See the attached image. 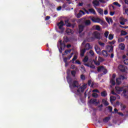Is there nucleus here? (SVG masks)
Listing matches in <instances>:
<instances>
[{
	"label": "nucleus",
	"mask_w": 128,
	"mask_h": 128,
	"mask_svg": "<svg viewBox=\"0 0 128 128\" xmlns=\"http://www.w3.org/2000/svg\"><path fill=\"white\" fill-rule=\"evenodd\" d=\"M79 22L80 24H84L85 26H90L92 24V22H90V20H86L85 18H83L80 19Z\"/></svg>",
	"instance_id": "f257e3e1"
},
{
	"label": "nucleus",
	"mask_w": 128,
	"mask_h": 128,
	"mask_svg": "<svg viewBox=\"0 0 128 128\" xmlns=\"http://www.w3.org/2000/svg\"><path fill=\"white\" fill-rule=\"evenodd\" d=\"M57 26H58L59 30H60L61 31H58V32L60 34H62L64 32V23L63 21H60L59 23L57 24Z\"/></svg>",
	"instance_id": "f03ea898"
},
{
	"label": "nucleus",
	"mask_w": 128,
	"mask_h": 128,
	"mask_svg": "<svg viewBox=\"0 0 128 128\" xmlns=\"http://www.w3.org/2000/svg\"><path fill=\"white\" fill-rule=\"evenodd\" d=\"M92 36L94 38V40H100L102 38L100 37V33L98 31H95L92 34Z\"/></svg>",
	"instance_id": "7ed1b4c3"
},
{
	"label": "nucleus",
	"mask_w": 128,
	"mask_h": 128,
	"mask_svg": "<svg viewBox=\"0 0 128 128\" xmlns=\"http://www.w3.org/2000/svg\"><path fill=\"white\" fill-rule=\"evenodd\" d=\"M88 102L90 104L98 106V104H100V100H98L96 98H92L89 100Z\"/></svg>",
	"instance_id": "20e7f679"
},
{
	"label": "nucleus",
	"mask_w": 128,
	"mask_h": 128,
	"mask_svg": "<svg viewBox=\"0 0 128 128\" xmlns=\"http://www.w3.org/2000/svg\"><path fill=\"white\" fill-rule=\"evenodd\" d=\"M91 20L94 22H98V24H100V22L101 24H104V20H102V19H100L99 18H95L94 17H92L91 18Z\"/></svg>",
	"instance_id": "39448f33"
},
{
	"label": "nucleus",
	"mask_w": 128,
	"mask_h": 128,
	"mask_svg": "<svg viewBox=\"0 0 128 128\" xmlns=\"http://www.w3.org/2000/svg\"><path fill=\"white\" fill-rule=\"evenodd\" d=\"M87 84H84L83 85L80 86L78 89L77 90V92H84V90L86 88Z\"/></svg>",
	"instance_id": "423d86ee"
},
{
	"label": "nucleus",
	"mask_w": 128,
	"mask_h": 128,
	"mask_svg": "<svg viewBox=\"0 0 128 128\" xmlns=\"http://www.w3.org/2000/svg\"><path fill=\"white\" fill-rule=\"evenodd\" d=\"M118 70H120V72H126V68H128V67L122 64H120L118 66Z\"/></svg>",
	"instance_id": "0eeeda50"
},
{
	"label": "nucleus",
	"mask_w": 128,
	"mask_h": 128,
	"mask_svg": "<svg viewBox=\"0 0 128 128\" xmlns=\"http://www.w3.org/2000/svg\"><path fill=\"white\" fill-rule=\"evenodd\" d=\"M66 80L68 84L70 85V88H72V77H70V76L69 75H68L66 76Z\"/></svg>",
	"instance_id": "6e6552de"
},
{
	"label": "nucleus",
	"mask_w": 128,
	"mask_h": 128,
	"mask_svg": "<svg viewBox=\"0 0 128 128\" xmlns=\"http://www.w3.org/2000/svg\"><path fill=\"white\" fill-rule=\"evenodd\" d=\"M84 28H85V26L82 24H79L78 26L79 34H81V32H84Z\"/></svg>",
	"instance_id": "1a4fd4ad"
},
{
	"label": "nucleus",
	"mask_w": 128,
	"mask_h": 128,
	"mask_svg": "<svg viewBox=\"0 0 128 128\" xmlns=\"http://www.w3.org/2000/svg\"><path fill=\"white\" fill-rule=\"evenodd\" d=\"M60 48L59 49V52L60 54H62V47L64 48V46H66V44H64V43H63L62 40L60 41Z\"/></svg>",
	"instance_id": "9d476101"
},
{
	"label": "nucleus",
	"mask_w": 128,
	"mask_h": 128,
	"mask_svg": "<svg viewBox=\"0 0 128 128\" xmlns=\"http://www.w3.org/2000/svg\"><path fill=\"white\" fill-rule=\"evenodd\" d=\"M72 86L73 88H78V86H80L78 81L76 80L73 81V82L72 83Z\"/></svg>",
	"instance_id": "9b49d317"
},
{
	"label": "nucleus",
	"mask_w": 128,
	"mask_h": 128,
	"mask_svg": "<svg viewBox=\"0 0 128 128\" xmlns=\"http://www.w3.org/2000/svg\"><path fill=\"white\" fill-rule=\"evenodd\" d=\"M94 48L96 54H101L100 48L97 45L95 46Z\"/></svg>",
	"instance_id": "f8f14e48"
},
{
	"label": "nucleus",
	"mask_w": 128,
	"mask_h": 128,
	"mask_svg": "<svg viewBox=\"0 0 128 128\" xmlns=\"http://www.w3.org/2000/svg\"><path fill=\"white\" fill-rule=\"evenodd\" d=\"M107 50H108V52H112L114 50V46H106Z\"/></svg>",
	"instance_id": "ddd939ff"
},
{
	"label": "nucleus",
	"mask_w": 128,
	"mask_h": 128,
	"mask_svg": "<svg viewBox=\"0 0 128 128\" xmlns=\"http://www.w3.org/2000/svg\"><path fill=\"white\" fill-rule=\"evenodd\" d=\"M85 48H84V50H92V48L90 43L86 44Z\"/></svg>",
	"instance_id": "4468645a"
},
{
	"label": "nucleus",
	"mask_w": 128,
	"mask_h": 128,
	"mask_svg": "<svg viewBox=\"0 0 128 128\" xmlns=\"http://www.w3.org/2000/svg\"><path fill=\"white\" fill-rule=\"evenodd\" d=\"M115 89L116 90V92H122V90H124V87H120L116 86L115 87Z\"/></svg>",
	"instance_id": "2eb2a0df"
},
{
	"label": "nucleus",
	"mask_w": 128,
	"mask_h": 128,
	"mask_svg": "<svg viewBox=\"0 0 128 128\" xmlns=\"http://www.w3.org/2000/svg\"><path fill=\"white\" fill-rule=\"evenodd\" d=\"M86 40L88 42H94V36L90 37V36H88L86 38Z\"/></svg>",
	"instance_id": "dca6fc26"
},
{
	"label": "nucleus",
	"mask_w": 128,
	"mask_h": 128,
	"mask_svg": "<svg viewBox=\"0 0 128 128\" xmlns=\"http://www.w3.org/2000/svg\"><path fill=\"white\" fill-rule=\"evenodd\" d=\"M86 49L84 48V49H82L80 50V56L82 57V56H84V54H86Z\"/></svg>",
	"instance_id": "f3484780"
},
{
	"label": "nucleus",
	"mask_w": 128,
	"mask_h": 128,
	"mask_svg": "<svg viewBox=\"0 0 128 128\" xmlns=\"http://www.w3.org/2000/svg\"><path fill=\"white\" fill-rule=\"evenodd\" d=\"M96 10L98 14H101V16H104V10H102V9L100 8H96Z\"/></svg>",
	"instance_id": "a211bd4d"
},
{
	"label": "nucleus",
	"mask_w": 128,
	"mask_h": 128,
	"mask_svg": "<svg viewBox=\"0 0 128 128\" xmlns=\"http://www.w3.org/2000/svg\"><path fill=\"white\" fill-rule=\"evenodd\" d=\"M102 102L105 106H108V104H110L104 98L102 100Z\"/></svg>",
	"instance_id": "6ab92c4d"
},
{
	"label": "nucleus",
	"mask_w": 128,
	"mask_h": 128,
	"mask_svg": "<svg viewBox=\"0 0 128 128\" xmlns=\"http://www.w3.org/2000/svg\"><path fill=\"white\" fill-rule=\"evenodd\" d=\"M88 10L89 12H90V14H96V10L93 8H89Z\"/></svg>",
	"instance_id": "aec40b11"
},
{
	"label": "nucleus",
	"mask_w": 128,
	"mask_h": 128,
	"mask_svg": "<svg viewBox=\"0 0 128 128\" xmlns=\"http://www.w3.org/2000/svg\"><path fill=\"white\" fill-rule=\"evenodd\" d=\"M92 4H94V6H100V2L98 0H93Z\"/></svg>",
	"instance_id": "412c9836"
},
{
	"label": "nucleus",
	"mask_w": 128,
	"mask_h": 128,
	"mask_svg": "<svg viewBox=\"0 0 128 128\" xmlns=\"http://www.w3.org/2000/svg\"><path fill=\"white\" fill-rule=\"evenodd\" d=\"M106 96H108V92H106V91L104 90L101 92V96H102L103 98H106Z\"/></svg>",
	"instance_id": "4be33fe9"
},
{
	"label": "nucleus",
	"mask_w": 128,
	"mask_h": 128,
	"mask_svg": "<svg viewBox=\"0 0 128 128\" xmlns=\"http://www.w3.org/2000/svg\"><path fill=\"white\" fill-rule=\"evenodd\" d=\"M106 21L107 22L108 24H110V23L112 24V22H113L112 19L111 18H108V17H106Z\"/></svg>",
	"instance_id": "5701e85b"
},
{
	"label": "nucleus",
	"mask_w": 128,
	"mask_h": 128,
	"mask_svg": "<svg viewBox=\"0 0 128 128\" xmlns=\"http://www.w3.org/2000/svg\"><path fill=\"white\" fill-rule=\"evenodd\" d=\"M119 48H120L122 50H124L126 48V46L124 44H120L119 45Z\"/></svg>",
	"instance_id": "b1692460"
},
{
	"label": "nucleus",
	"mask_w": 128,
	"mask_h": 128,
	"mask_svg": "<svg viewBox=\"0 0 128 128\" xmlns=\"http://www.w3.org/2000/svg\"><path fill=\"white\" fill-rule=\"evenodd\" d=\"M110 120V117L106 116L103 119V122H108V121Z\"/></svg>",
	"instance_id": "393cba45"
},
{
	"label": "nucleus",
	"mask_w": 128,
	"mask_h": 128,
	"mask_svg": "<svg viewBox=\"0 0 128 128\" xmlns=\"http://www.w3.org/2000/svg\"><path fill=\"white\" fill-rule=\"evenodd\" d=\"M100 54H102L105 58H106L108 56V52L106 50H102V52Z\"/></svg>",
	"instance_id": "a878e982"
},
{
	"label": "nucleus",
	"mask_w": 128,
	"mask_h": 128,
	"mask_svg": "<svg viewBox=\"0 0 128 128\" xmlns=\"http://www.w3.org/2000/svg\"><path fill=\"white\" fill-rule=\"evenodd\" d=\"M65 24L68 28L72 26V24L68 22V20H65Z\"/></svg>",
	"instance_id": "bb28decb"
},
{
	"label": "nucleus",
	"mask_w": 128,
	"mask_h": 128,
	"mask_svg": "<svg viewBox=\"0 0 128 128\" xmlns=\"http://www.w3.org/2000/svg\"><path fill=\"white\" fill-rule=\"evenodd\" d=\"M67 34H72V30L70 28H67L66 30Z\"/></svg>",
	"instance_id": "cd10ccee"
},
{
	"label": "nucleus",
	"mask_w": 128,
	"mask_h": 128,
	"mask_svg": "<svg viewBox=\"0 0 128 128\" xmlns=\"http://www.w3.org/2000/svg\"><path fill=\"white\" fill-rule=\"evenodd\" d=\"M122 84V80H120V78H117L116 79V84H118V86L120 84Z\"/></svg>",
	"instance_id": "c85d7f7f"
},
{
	"label": "nucleus",
	"mask_w": 128,
	"mask_h": 128,
	"mask_svg": "<svg viewBox=\"0 0 128 128\" xmlns=\"http://www.w3.org/2000/svg\"><path fill=\"white\" fill-rule=\"evenodd\" d=\"M104 70V66H100L98 68L97 70L98 72H102V70Z\"/></svg>",
	"instance_id": "c756f323"
},
{
	"label": "nucleus",
	"mask_w": 128,
	"mask_h": 128,
	"mask_svg": "<svg viewBox=\"0 0 128 128\" xmlns=\"http://www.w3.org/2000/svg\"><path fill=\"white\" fill-rule=\"evenodd\" d=\"M116 100V96H110V102Z\"/></svg>",
	"instance_id": "7c9ffc66"
},
{
	"label": "nucleus",
	"mask_w": 128,
	"mask_h": 128,
	"mask_svg": "<svg viewBox=\"0 0 128 128\" xmlns=\"http://www.w3.org/2000/svg\"><path fill=\"white\" fill-rule=\"evenodd\" d=\"M110 84L112 86H114L116 84V81L114 79H111L110 80Z\"/></svg>",
	"instance_id": "2f4dec72"
},
{
	"label": "nucleus",
	"mask_w": 128,
	"mask_h": 128,
	"mask_svg": "<svg viewBox=\"0 0 128 128\" xmlns=\"http://www.w3.org/2000/svg\"><path fill=\"white\" fill-rule=\"evenodd\" d=\"M92 96L95 98H98V94L96 92H94L92 94Z\"/></svg>",
	"instance_id": "473e14b6"
},
{
	"label": "nucleus",
	"mask_w": 128,
	"mask_h": 128,
	"mask_svg": "<svg viewBox=\"0 0 128 128\" xmlns=\"http://www.w3.org/2000/svg\"><path fill=\"white\" fill-rule=\"evenodd\" d=\"M80 68V70L82 72H86V68H84V66H82Z\"/></svg>",
	"instance_id": "72a5a7b5"
},
{
	"label": "nucleus",
	"mask_w": 128,
	"mask_h": 128,
	"mask_svg": "<svg viewBox=\"0 0 128 128\" xmlns=\"http://www.w3.org/2000/svg\"><path fill=\"white\" fill-rule=\"evenodd\" d=\"M71 74L74 78L76 76V70L71 71Z\"/></svg>",
	"instance_id": "f704fd0d"
},
{
	"label": "nucleus",
	"mask_w": 128,
	"mask_h": 128,
	"mask_svg": "<svg viewBox=\"0 0 128 128\" xmlns=\"http://www.w3.org/2000/svg\"><path fill=\"white\" fill-rule=\"evenodd\" d=\"M98 44H99L100 46H102V47H103V48H104V46H105V44H106L102 42H100V41L98 42Z\"/></svg>",
	"instance_id": "c9c22d12"
},
{
	"label": "nucleus",
	"mask_w": 128,
	"mask_h": 128,
	"mask_svg": "<svg viewBox=\"0 0 128 128\" xmlns=\"http://www.w3.org/2000/svg\"><path fill=\"white\" fill-rule=\"evenodd\" d=\"M88 60V56H85L82 60L83 62H87Z\"/></svg>",
	"instance_id": "e433bc0d"
},
{
	"label": "nucleus",
	"mask_w": 128,
	"mask_h": 128,
	"mask_svg": "<svg viewBox=\"0 0 128 128\" xmlns=\"http://www.w3.org/2000/svg\"><path fill=\"white\" fill-rule=\"evenodd\" d=\"M126 34H128V32L124 30L121 32V36H126Z\"/></svg>",
	"instance_id": "4c0bfd02"
},
{
	"label": "nucleus",
	"mask_w": 128,
	"mask_h": 128,
	"mask_svg": "<svg viewBox=\"0 0 128 128\" xmlns=\"http://www.w3.org/2000/svg\"><path fill=\"white\" fill-rule=\"evenodd\" d=\"M108 34H110V32L108 31H106L104 32V36L106 38H108Z\"/></svg>",
	"instance_id": "58836bf2"
},
{
	"label": "nucleus",
	"mask_w": 128,
	"mask_h": 128,
	"mask_svg": "<svg viewBox=\"0 0 128 128\" xmlns=\"http://www.w3.org/2000/svg\"><path fill=\"white\" fill-rule=\"evenodd\" d=\"M82 13H80V12L78 13L76 15L77 18H82Z\"/></svg>",
	"instance_id": "ea45409f"
},
{
	"label": "nucleus",
	"mask_w": 128,
	"mask_h": 128,
	"mask_svg": "<svg viewBox=\"0 0 128 128\" xmlns=\"http://www.w3.org/2000/svg\"><path fill=\"white\" fill-rule=\"evenodd\" d=\"M124 42V38H120L118 39V42Z\"/></svg>",
	"instance_id": "a19ab883"
},
{
	"label": "nucleus",
	"mask_w": 128,
	"mask_h": 128,
	"mask_svg": "<svg viewBox=\"0 0 128 128\" xmlns=\"http://www.w3.org/2000/svg\"><path fill=\"white\" fill-rule=\"evenodd\" d=\"M114 38V35H112V34H110L108 36V40H112Z\"/></svg>",
	"instance_id": "79ce46f5"
},
{
	"label": "nucleus",
	"mask_w": 128,
	"mask_h": 128,
	"mask_svg": "<svg viewBox=\"0 0 128 128\" xmlns=\"http://www.w3.org/2000/svg\"><path fill=\"white\" fill-rule=\"evenodd\" d=\"M108 110H110V112H112V114H114V112H112V107L108 106Z\"/></svg>",
	"instance_id": "37998d69"
},
{
	"label": "nucleus",
	"mask_w": 128,
	"mask_h": 128,
	"mask_svg": "<svg viewBox=\"0 0 128 128\" xmlns=\"http://www.w3.org/2000/svg\"><path fill=\"white\" fill-rule=\"evenodd\" d=\"M120 108H121L122 110H124V108H126V106L122 104H121Z\"/></svg>",
	"instance_id": "c03bdc74"
},
{
	"label": "nucleus",
	"mask_w": 128,
	"mask_h": 128,
	"mask_svg": "<svg viewBox=\"0 0 128 128\" xmlns=\"http://www.w3.org/2000/svg\"><path fill=\"white\" fill-rule=\"evenodd\" d=\"M94 64L96 66H100V61H96V60H94Z\"/></svg>",
	"instance_id": "a18cd8bd"
},
{
	"label": "nucleus",
	"mask_w": 128,
	"mask_h": 128,
	"mask_svg": "<svg viewBox=\"0 0 128 128\" xmlns=\"http://www.w3.org/2000/svg\"><path fill=\"white\" fill-rule=\"evenodd\" d=\"M120 20L121 22H126V20H128V19H126V18H124L123 17H120Z\"/></svg>",
	"instance_id": "49530a36"
},
{
	"label": "nucleus",
	"mask_w": 128,
	"mask_h": 128,
	"mask_svg": "<svg viewBox=\"0 0 128 128\" xmlns=\"http://www.w3.org/2000/svg\"><path fill=\"white\" fill-rule=\"evenodd\" d=\"M80 78L82 80H86V76H84V74H81L80 76Z\"/></svg>",
	"instance_id": "de8ad7c7"
},
{
	"label": "nucleus",
	"mask_w": 128,
	"mask_h": 128,
	"mask_svg": "<svg viewBox=\"0 0 128 128\" xmlns=\"http://www.w3.org/2000/svg\"><path fill=\"white\" fill-rule=\"evenodd\" d=\"M77 58H78V56L74 55L72 60H70V62H74V60H76Z\"/></svg>",
	"instance_id": "09e8293b"
},
{
	"label": "nucleus",
	"mask_w": 128,
	"mask_h": 128,
	"mask_svg": "<svg viewBox=\"0 0 128 128\" xmlns=\"http://www.w3.org/2000/svg\"><path fill=\"white\" fill-rule=\"evenodd\" d=\"M113 4H114V6H118L119 8L120 7V4L118 2H114Z\"/></svg>",
	"instance_id": "8fccbe9b"
},
{
	"label": "nucleus",
	"mask_w": 128,
	"mask_h": 128,
	"mask_svg": "<svg viewBox=\"0 0 128 128\" xmlns=\"http://www.w3.org/2000/svg\"><path fill=\"white\" fill-rule=\"evenodd\" d=\"M124 64H126V66H128V59L124 60Z\"/></svg>",
	"instance_id": "3c124183"
},
{
	"label": "nucleus",
	"mask_w": 128,
	"mask_h": 128,
	"mask_svg": "<svg viewBox=\"0 0 128 128\" xmlns=\"http://www.w3.org/2000/svg\"><path fill=\"white\" fill-rule=\"evenodd\" d=\"M96 30H100V26H96Z\"/></svg>",
	"instance_id": "603ef678"
},
{
	"label": "nucleus",
	"mask_w": 128,
	"mask_h": 128,
	"mask_svg": "<svg viewBox=\"0 0 128 128\" xmlns=\"http://www.w3.org/2000/svg\"><path fill=\"white\" fill-rule=\"evenodd\" d=\"M98 62H104V59H102V58L99 56L98 58Z\"/></svg>",
	"instance_id": "864d4df0"
},
{
	"label": "nucleus",
	"mask_w": 128,
	"mask_h": 128,
	"mask_svg": "<svg viewBox=\"0 0 128 128\" xmlns=\"http://www.w3.org/2000/svg\"><path fill=\"white\" fill-rule=\"evenodd\" d=\"M120 78V80H124V78H126L124 77V76H122V75H121L120 76V78Z\"/></svg>",
	"instance_id": "5fc2aeb1"
},
{
	"label": "nucleus",
	"mask_w": 128,
	"mask_h": 128,
	"mask_svg": "<svg viewBox=\"0 0 128 128\" xmlns=\"http://www.w3.org/2000/svg\"><path fill=\"white\" fill-rule=\"evenodd\" d=\"M103 72H104V74H108V70L105 69L104 68V69L103 70Z\"/></svg>",
	"instance_id": "6e6d98bb"
},
{
	"label": "nucleus",
	"mask_w": 128,
	"mask_h": 128,
	"mask_svg": "<svg viewBox=\"0 0 128 128\" xmlns=\"http://www.w3.org/2000/svg\"><path fill=\"white\" fill-rule=\"evenodd\" d=\"M83 10H84V12H86V14H90V12L86 10V9L84 8Z\"/></svg>",
	"instance_id": "4d7b16f0"
},
{
	"label": "nucleus",
	"mask_w": 128,
	"mask_h": 128,
	"mask_svg": "<svg viewBox=\"0 0 128 128\" xmlns=\"http://www.w3.org/2000/svg\"><path fill=\"white\" fill-rule=\"evenodd\" d=\"M89 68H90L94 69L96 68V66H94V64H92V65H90Z\"/></svg>",
	"instance_id": "13d9d810"
},
{
	"label": "nucleus",
	"mask_w": 128,
	"mask_h": 128,
	"mask_svg": "<svg viewBox=\"0 0 128 128\" xmlns=\"http://www.w3.org/2000/svg\"><path fill=\"white\" fill-rule=\"evenodd\" d=\"M116 76V74H114L112 75V78L111 80H115Z\"/></svg>",
	"instance_id": "bf43d9fd"
},
{
	"label": "nucleus",
	"mask_w": 128,
	"mask_h": 128,
	"mask_svg": "<svg viewBox=\"0 0 128 128\" xmlns=\"http://www.w3.org/2000/svg\"><path fill=\"white\" fill-rule=\"evenodd\" d=\"M120 24H122V26H124V24H126V22L120 21Z\"/></svg>",
	"instance_id": "052dcab7"
},
{
	"label": "nucleus",
	"mask_w": 128,
	"mask_h": 128,
	"mask_svg": "<svg viewBox=\"0 0 128 128\" xmlns=\"http://www.w3.org/2000/svg\"><path fill=\"white\" fill-rule=\"evenodd\" d=\"M76 64H82V62L78 60L76 61Z\"/></svg>",
	"instance_id": "680f3d73"
},
{
	"label": "nucleus",
	"mask_w": 128,
	"mask_h": 128,
	"mask_svg": "<svg viewBox=\"0 0 128 128\" xmlns=\"http://www.w3.org/2000/svg\"><path fill=\"white\" fill-rule=\"evenodd\" d=\"M50 18V16H46L45 18V20H48Z\"/></svg>",
	"instance_id": "e2e57ef3"
},
{
	"label": "nucleus",
	"mask_w": 128,
	"mask_h": 128,
	"mask_svg": "<svg viewBox=\"0 0 128 128\" xmlns=\"http://www.w3.org/2000/svg\"><path fill=\"white\" fill-rule=\"evenodd\" d=\"M68 58H64L63 60L64 62H68Z\"/></svg>",
	"instance_id": "0e129e2a"
},
{
	"label": "nucleus",
	"mask_w": 128,
	"mask_h": 128,
	"mask_svg": "<svg viewBox=\"0 0 128 128\" xmlns=\"http://www.w3.org/2000/svg\"><path fill=\"white\" fill-rule=\"evenodd\" d=\"M90 84H92V80H88V84L89 86H90Z\"/></svg>",
	"instance_id": "69168bd1"
},
{
	"label": "nucleus",
	"mask_w": 128,
	"mask_h": 128,
	"mask_svg": "<svg viewBox=\"0 0 128 128\" xmlns=\"http://www.w3.org/2000/svg\"><path fill=\"white\" fill-rule=\"evenodd\" d=\"M71 68L72 70H74V68H76V66H74V64L71 65Z\"/></svg>",
	"instance_id": "338daca9"
},
{
	"label": "nucleus",
	"mask_w": 128,
	"mask_h": 128,
	"mask_svg": "<svg viewBox=\"0 0 128 128\" xmlns=\"http://www.w3.org/2000/svg\"><path fill=\"white\" fill-rule=\"evenodd\" d=\"M90 54L91 55H92V56H94V51H92V50H90Z\"/></svg>",
	"instance_id": "774afa93"
}]
</instances>
